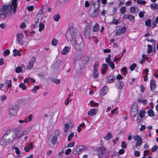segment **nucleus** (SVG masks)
<instances>
[{"mask_svg": "<svg viewBox=\"0 0 158 158\" xmlns=\"http://www.w3.org/2000/svg\"><path fill=\"white\" fill-rule=\"evenodd\" d=\"M18 0H12L11 4L5 5L0 10V18L4 19L6 16L11 15L13 9V13L15 14L18 3Z\"/></svg>", "mask_w": 158, "mask_h": 158, "instance_id": "f257e3e1", "label": "nucleus"}, {"mask_svg": "<svg viewBox=\"0 0 158 158\" xmlns=\"http://www.w3.org/2000/svg\"><path fill=\"white\" fill-rule=\"evenodd\" d=\"M79 36L78 38L75 39L74 47L75 49L77 51H80L83 48L84 46V43L83 41V39L80 35H77Z\"/></svg>", "mask_w": 158, "mask_h": 158, "instance_id": "f03ea898", "label": "nucleus"}, {"mask_svg": "<svg viewBox=\"0 0 158 158\" xmlns=\"http://www.w3.org/2000/svg\"><path fill=\"white\" fill-rule=\"evenodd\" d=\"M77 30L75 28H71L70 31L66 33L65 36L67 40L69 41H72L77 37Z\"/></svg>", "mask_w": 158, "mask_h": 158, "instance_id": "7ed1b4c3", "label": "nucleus"}, {"mask_svg": "<svg viewBox=\"0 0 158 158\" xmlns=\"http://www.w3.org/2000/svg\"><path fill=\"white\" fill-rule=\"evenodd\" d=\"M10 132L7 131L0 140V145L2 146H5L10 144L11 141L10 138H8L7 136L10 135Z\"/></svg>", "mask_w": 158, "mask_h": 158, "instance_id": "20e7f679", "label": "nucleus"}, {"mask_svg": "<svg viewBox=\"0 0 158 158\" xmlns=\"http://www.w3.org/2000/svg\"><path fill=\"white\" fill-rule=\"evenodd\" d=\"M18 112V107L15 104H11L9 106V113L11 116H15Z\"/></svg>", "mask_w": 158, "mask_h": 158, "instance_id": "39448f33", "label": "nucleus"}, {"mask_svg": "<svg viewBox=\"0 0 158 158\" xmlns=\"http://www.w3.org/2000/svg\"><path fill=\"white\" fill-rule=\"evenodd\" d=\"M60 132L59 131H56L54 132L53 135H50L49 140L50 142L53 145H55L57 141L58 137L59 136Z\"/></svg>", "mask_w": 158, "mask_h": 158, "instance_id": "423d86ee", "label": "nucleus"}, {"mask_svg": "<svg viewBox=\"0 0 158 158\" xmlns=\"http://www.w3.org/2000/svg\"><path fill=\"white\" fill-rule=\"evenodd\" d=\"M99 66V62L98 61H97L95 62L93 67L92 76L94 78H97L99 76V73L98 72Z\"/></svg>", "mask_w": 158, "mask_h": 158, "instance_id": "0eeeda50", "label": "nucleus"}, {"mask_svg": "<svg viewBox=\"0 0 158 158\" xmlns=\"http://www.w3.org/2000/svg\"><path fill=\"white\" fill-rule=\"evenodd\" d=\"M133 139L135 140L136 141L135 144V147L137 148L140 146L143 143V140L141 137L138 135H135L133 136Z\"/></svg>", "mask_w": 158, "mask_h": 158, "instance_id": "6e6552de", "label": "nucleus"}, {"mask_svg": "<svg viewBox=\"0 0 158 158\" xmlns=\"http://www.w3.org/2000/svg\"><path fill=\"white\" fill-rule=\"evenodd\" d=\"M7 131L10 132V135H12V137L13 138V139H17L22 136V135H20L19 134L18 131L17 130H15L13 131H11L10 130H8Z\"/></svg>", "mask_w": 158, "mask_h": 158, "instance_id": "1a4fd4ad", "label": "nucleus"}, {"mask_svg": "<svg viewBox=\"0 0 158 158\" xmlns=\"http://www.w3.org/2000/svg\"><path fill=\"white\" fill-rule=\"evenodd\" d=\"M90 30L91 28L89 26H87L85 28V37L87 39H89L90 36Z\"/></svg>", "mask_w": 158, "mask_h": 158, "instance_id": "9d476101", "label": "nucleus"}, {"mask_svg": "<svg viewBox=\"0 0 158 158\" xmlns=\"http://www.w3.org/2000/svg\"><path fill=\"white\" fill-rule=\"evenodd\" d=\"M36 59L35 57H33L32 58L31 60L29 62L28 65L27 67V69H31L33 66L34 64L35 61Z\"/></svg>", "mask_w": 158, "mask_h": 158, "instance_id": "9b49d317", "label": "nucleus"}, {"mask_svg": "<svg viewBox=\"0 0 158 158\" xmlns=\"http://www.w3.org/2000/svg\"><path fill=\"white\" fill-rule=\"evenodd\" d=\"M100 0H91V2H90V4L92 6L94 7L95 8L96 7H99V4Z\"/></svg>", "mask_w": 158, "mask_h": 158, "instance_id": "f8f14e48", "label": "nucleus"}, {"mask_svg": "<svg viewBox=\"0 0 158 158\" xmlns=\"http://www.w3.org/2000/svg\"><path fill=\"white\" fill-rule=\"evenodd\" d=\"M16 36L18 43L20 45H23V42L21 41V40L23 37V35L22 33H19L17 34Z\"/></svg>", "mask_w": 158, "mask_h": 158, "instance_id": "ddd939ff", "label": "nucleus"}, {"mask_svg": "<svg viewBox=\"0 0 158 158\" xmlns=\"http://www.w3.org/2000/svg\"><path fill=\"white\" fill-rule=\"evenodd\" d=\"M123 19H127L132 22H135V17L131 15H124L123 16Z\"/></svg>", "mask_w": 158, "mask_h": 158, "instance_id": "4468645a", "label": "nucleus"}, {"mask_svg": "<svg viewBox=\"0 0 158 158\" xmlns=\"http://www.w3.org/2000/svg\"><path fill=\"white\" fill-rule=\"evenodd\" d=\"M107 80L108 83H111L115 81V77L114 75H110L107 77Z\"/></svg>", "mask_w": 158, "mask_h": 158, "instance_id": "2eb2a0df", "label": "nucleus"}, {"mask_svg": "<svg viewBox=\"0 0 158 158\" xmlns=\"http://www.w3.org/2000/svg\"><path fill=\"white\" fill-rule=\"evenodd\" d=\"M150 86L151 90L154 91V89L156 87V81L155 80L152 79L150 82Z\"/></svg>", "mask_w": 158, "mask_h": 158, "instance_id": "dca6fc26", "label": "nucleus"}, {"mask_svg": "<svg viewBox=\"0 0 158 158\" xmlns=\"http://www.w3.org/2000/svg\"><path fill=\"white\" fill-rule=\"evenodd\" d=\"M126 30V28L125 27L119 29L116 31V35H120L122 34H123L125 32Z\"/></svg>", "mask_w": 158, "mask_h": 158, "instance_id": "f3484780", "label": "nucleus"}, {"mask_svg": "<svg viewBox=\"0 0 158 158\" xmlns=\"http://www.w3.org/2000/svg\"><path fill=\"white\" fill-rule=\"evenodd\" d=\"M116 84L117 87L119 89H122L124 85V83L120 81H116Z\"/></svg>", "mask_w": 158, "mask_h": 158, "instance_id": "a211bd4d", "label": "nucleus"}, {"mask_svg": "<svg viewBox=\"0 0 158 158\" xmlns=\"http://www.w3.org/2000/svg\"><path fill=\"white\" fill-rule=\"evenodd\" d=\"M97 109H92L88 112V115L89 116H93L97 114L96 111H97Z\"/></svg>", "mask_w": 158, "mask_h": 158, "instance_id": "6ab92c4d", "label": "nucleus"}, {"mask_svg": "<svg viewBox=\"0 0 158 158\" xmlns=\"http://www.w3.org/2000/svg\"><path fill=\"white\" fill-rule=\"evenodd\" d=\"M107 90V87L106 86H105L100 91V94L102 96L105 95L106 94Z\"/></svg>", "mask_w": 158, "mask_h": 158, "instance_id": "aec40b11", "label": "nucleus"}, {"mask_svg": "<svg viewBox=\"0 0 158 158\" xmlns=\"http://www.w3.org/2000/svg\"><path fill=\"white\" fill-rule=\"evenodd\" d=\"M94 8L95 9L92 14V17L95 18L97 17L98 15L99 7H98V6L96 7L95 8Z\"/></svg>", "mask_w": 158, "mask_h": 158, "instance_id": "412c9836", "label": "nucleus"}, {"mask_svg": "<svg viewBox=\"0 0 158 158\" xmlns=\"http://www.w3.org/2000/svg\"><path fill=\"white\" fill-rule=\"evenodd\" d=\"M70 50V48L68 46H65L62 51V53L63 55H66L69 52Z\"/></svg>", "mask_w": 158, "mask_h": 158, "instance_id": "4be33fe9", "label": "nucleus"}, {"mask_svg": "<svg viewBox=\"0 0 158 158\" xmlns=\"http://www.w3.org/2000/svg\"><path fill=\"white\" fill-rule=\"evenodd\" d=\"M113 137L112 134L110 132L107 133V135L104 137V138L106 140H109Z\"/></svg>", "mask_w": 158, "mask_h": 158, "instance_id": "5701e85b", "label": "nucleus"}, {"mask_svg": "<svg viewBox=\"0 0 158 158\" xmlns=\"http://www.w3.org/2000/svg\"><path fill=\"white\" fill-rule=\"evenodd\" d=\"M99 30V25L98 23H96L93 27V31L96 32L98 31Z\"/></svg>", "mask_w": 158, "mask_h": 158, "instance_id": "b1692460", "label": "nucleus"}, {"mask_svg": "<svg viewBox=\"0 0 158 158\" xmlns=\"http://www.w3.org/2000/svg\"><path fill=\"white\" fill-rule=\"evenodd\" d=\"M150 7L152 10H156L158 9V5L155 3H152L150 5Z\"/></svg>", "mask_w": 158, "mask_h": 158, "instance_id": "393cba45", "label": "nucleus"}, {"mask_svg": "<svg viewBox=\"0 0 158 158\" xmlns=\"http://www.w3.org/2000/svg\"><path fill=\"white\" fill-rule=\"evenodd\" d=\"M106 148L102 147H100L98 148V150L99 152V153H105Z\"/></svg>", "mask_w": 158, "mask_h": 158, "instance_id": "a878e982", "label": "nucleus"}, {"mask_svg": "<svg viewBox=\"0 0 158 158\" xmlns=\"http://www.w3.org/2000/svg\"><path fill=\"white\" fill-rule=\"evenodd\" d=\"M13 52L14 53L13 55L14 56H20L21 55V54L20 53V52L16 49H14L13 50Z\"/></svg>", "mask_w": 158, "mask_h": 158, "instance_id": "bb28decb", "label": "nucleus"}, {"mask_svg": "<svg viewBox=\"0 0 158 158\" xmlns=\"http://www.w3.org/2000/svg\"><path fill=\"white\" fill-rule=\"evenodd\" d=\"M147 113L148 115L150 116L154 117L155 116V114L154 112L151 109H149L147 111Z\"/></svg>", "mask_w": 158, "mask_h": 158, "instance_id": "cd10ccee", "label": "nucleus"}, {"mask_svg": "<svg viewBox=\"0 0 158 158\" xmlns=\"http://www.w3.org/2000/svg\"><path fill=\"white\" fill-rule=\"evenodd\" d=\"M83 62L84 63H87L89 60V57L87 56H84L82 57Z\"/></svg>", "mask_w": 158, "mask_h": 158, "instance_id": "c85d7f7f", "label": "nucleus"}, {"mask_svg": "<svg viewBox=\"0 0 158 158\" xmlns=\"http://www.w3.org/2000/svg\"><path fill=\"white\" fill-rule=\"evenodd\" d=\"M138 113V110L131 109V117H135Z\"/></svg>", "mask_w": 158, "mask_h": 158, "instance_id": "c756f323", "label": "nucleus"}, {"mask_svg": "<svg viewBox=\"0 0 158 158\" xmlns=\"http://www.w3.org/2000/svg\"><path fill=\"white\" fill-rule=\"evenodd\" d=\"M64 132L65 133V135H66L67 134V131L69 129V126L67 124L65 123L64 125Z\"/></svg>", "mask_w": 158, "mask_h": 158, "instance_id": "7c9ffc66", "label": "nucleus"}, {"mask_svg": "<svg viewBox=\"0 0 158 158\" xmlns=\"http://www.w3.org/2000/svg\"><path fill=\"white\" fill-rule=\"evenodd\" d=\"M148 47L147 52L148 54H149L152 52V46L149 44L148 45Z\"/></svg>", "mask_w": 158, "mask_h": 158, "instance_id": "2f4dec72", "label": "nucleus"}, {"mask_svg": "<svg viewBox=\"0 0 158 158\" xmlns=\"http://www.w3.org/2000/svg\"><path fill=\"white\" fill-rule=\"evenodd\" d=\"M39 27V31L41 32L44 29V25L43 23H40Z\"/></svg>", "mask_w": 158, "mask_h": 158, "instance_id": "473e14b6", "label": "nucleus"}, {"mask_svg": "<svg viewBox=\"0 0 158 158\" xmlns=\"http://www.w3.org/2000/svg\"><path fill=\"white\" fill-rule=\"evenodd\" d=\"M60 18V15L58 14L55 15L53 17V19H54V20L56 21H58Z\"/></svg>", "mask_w": 158, "mask_h": 158, "instance_id": "72a5a7b5", "label": "nucleus"}, {"mask_svg": "<svg viewBox=\"0 0 158 158\" xmlns=\"http://www.w3.org/2000/svg\"><path fill=\"white\" fill-rule=\"evenodd\" d=\"M151 20L150 19H148L145 21V25L148 27H150L151 26Z\"/></svg>", "mask_w": 158, "mask_h": 158, "instance_id": "f704fd0d", "label": "nucleus"}, {"mask_svg": "<svg viewBox=\"0 0 158 158\" xmlns=\"http://www.w3.org/2000/svg\"><path fill=\"white\" fill-rule=\"evenodd\" d=\"M84 148V146L82 145H79L77 146V149L76 150V152H75L74 151L73 152L75 154H76L77 153V152L78 151H79L82 149H83Z\"/></svg>", "mask_w": 158, "mask_h": 158, "instance_id": "c9c22d12", "label": "nucleus"}, {"mask_svg": "<svg viewBox=\"0 0 158 158\" xmlns=\"http://www.w3.org/2000/svg\"><path fill=\"white\" fill-rule=\"evenodd\" d=\"M58 43V40L55 39H53L52 41V44L53 46H56Z\"/></svg>", "mask_w": 158, "mask_h": 158, "instance_id": "e433bc0d", "label": "nucleus"}, {"mask_svg": "<svg viewBox=\"0 0 158 158\" xmlns=\"http://www.w3.org/2000/svg\"><path fill=\"white\" fill-rule=\"evenodd\" d=\"M11 80H6L5 82V83L7 85V87L8 88H10L12 87V84H11Z\"/></svg>", "mask_w": 158, "mask_h": 158, "instance_id": "4c0bfd02", "label": "nucleus"}, {"mask_svg": "<svg viewBox=\"0 0 158 158\" xmlns=\"http://www.w3.org/2000/svg\"><path fill=\"white\" fill-rule=\"evenodd\" d=\"M146 111L143 110H141L139 113V116L140 117L143 118L144 117L146 114Z\"/></svg>", "mask_w": 158, "mask_h": 158, "instance_id": "58836bf2", "label": "nucleus"}, {"mask_svg": "<svg viewBox=\"0 0 158 158\" xmlns=\"http://www.w3.org/2000/svg\"><path fill=\"white\" fill-rule=\"evenodd\" d=\"M108 63L110 66L111 68L112 69H114L115 66L114 64V62L111 61L110 62H109L108 63Z\"/></svg>", "mask_w": 158, "mask_h": 158, "instance_id": "ea45409f", "label": "nucleus"}, {"mask_svg": "<svg viewBox=\"0 0 158 158\" xmlns=\"http://www.w3.org/2000/svg\"><path fill=\"white\" fill-rule=\"evenodd\" d=\"M118 20L119 19L117 20L114 19H113L112 21L110 22V23L111 24H114L115 25H117L119 23Z\"/></svg>", "mask_w": 158, "mask_h": 158, "instance_id": "a19ab883", "label": "nucleus"}, {"mask_svg": "<svg viewBox=\"0 0 158 158\" xmlns=\"http://www.w3.org/2000/svg\"><path fill=\"white\" fill-rule=\"evenodd\" d=\"M126 8L125 6L121 7L120 9V13L121 14H123L126 12Z\"/></svg>", "mask_w": 158, "mask_h": 158, "instance_id": "79ce46f5", "label": "nucleus"}, {"mask_svg": "<svg viewBox=\"0 0 158 158\" xmlns=\"http://www.w3.org/2000/svg\"><path fill=\"white\" fill-rule=\"evenodd\" d=\"M137 106V104L136 103H133L131 109L138 110V108Z\"/></svg>", "mask_w": 158, "mask_h": 158, "instance_id": "37998d69", "label": "nucleus"}, {"mask_svg": "<svg viewBox=\"0 0 158 158\" xmlns=\"http://www.w3.org/2000/svg\"><path fill=\"white\" fill-rule=\"evenodd\" d=\"M40 88L38 86L36 85L35 86L33 89L32 90V91L34 93H35L37 92V90L39 89Z\"/></svg>", "mask_w": 158, "mask_h": 158, "instance_id": "c03bdc74", "label": "nucleus"}, {"mask_svg": "<svg viewBox=\"0 0 158 158\" xmlns=\"http://www.w3.org/2000/svg\"><path fill=\"white\" fill-rule=\"evenodd\" d=\"M121 70L123 72V74H124L125 75L127 73V68L126 67H123L121 69Z\"/></svg>", "mask_w": 158, "mask_h": 158, "instance_id": "a18cd8bd", "label": "nucleus"}, {"mask_svg": "<svg viewBox=\"0 0 158 158\" xmlns=\"http://www.w3.org/2000/svg\"><path fill=\"white\" fill-rule=\"evenodd\" d=\"M74 134L73 132L71 133L69 136L68 141H70L71 140V139L73 138V137L74 136Z\"/></svg>", "mask_w": 158, "mask_h": 158, "instance_id": "49530a36", "label": "nucleus"}, {"mask_svg": "<svg viewBox=\"0 0 158 158\" xmlns=\"http://www.w3.org/2000/svg\"><path fill=\"white\" fill-rule=\"evenodd\" d=\"M136 66V64L135 63H133L130 66V69L131 71L133 70Z\"/></svg>", "mask_w": 158, "mask_h": 158, "instance_id": "de8ad7c7", "label": "nucleus"}, {"mask_svg": "<svg viewBox=\"0 0 158 158\" xmlns=\"http://www.w3.org/2000/svg\"><path fill=\"white\" fill-rule=\"evenodd\" d=\"M52 81L54 83L57 84H59L60 82V80L58 79L53 78L52 79Z\"/></svg>", "mask_w": 158, "mask_h": 158, "instance_id": "09e8293b", "label": "nucleus"}, {"mask_svg": "<svg viewBox=\"0 0 158 158\" xmlns=\"http://www.w3.org/2000/svg\"><path fill=\"white\" fill-rule=\"evenodd\" d=\"M111 55L110 54H109L108 55V57L106 58V63H108L109 62L111 61Z\"/></svg>", "mask_w": 158, "mask_h": 158, "instance_id": "8fccbe9b", "label": "nucleus"}, {"mask_svg": "<svg viewBox=\"0 0 158 158\" xmlns=\"http://www.w3.org/2000/svg\"><path fill=\"white\" fill-rule=\"evenodd\" d=\"M13 149H15V152L17 154H19L20 153V151L17 147H14L13 148Z\"/></svg>", "mask_w": 158, "mask_h": 158, "instance_id": "3c124183", "label": "nucleus"}, {"mask_svg": "<svg viewBox=\"0 0 158 158\" xmlns=\"http://www.w3.org/2000/svg\"><path fill=\"white\" fill-rule=\"evenodd\" d=\"M121 146L123 148H126L127 147V144L125 141H123L122 142Z\"/></svg>", "mask_w": 158, "mask_h": 158, "instance_id": "603ef678", "label": "nucleus"}, {"mask_svg": "<svg viewBox=\"0 0 158 158\" xmlns=\"http://www.w3.org/2000/svg\"><path fill=\"white\" fill-rule=\"evenodd\" d=\"M10 52L9 50L6 49L3 52L4 55L5 56H6L9 54Z\"/></svg>", "mask_w": 158, "mask_h": 158, "instance_id": "864d4df0", "label": "nucleus"}, {"mask_svg": "<svg viewBox=\"0 0 158 158\" xmlns=\"http://www.w3.org/2000/svg\"><path fill=\"white\" fill-rule=\"evenodd\" d=\"M19 87L20 88H22V89L23 90H24L26 89V86L24 85V83H20L19 84Z\"/></svg>", "mask_w": 158, "mask_h": 158, "instance_id": "5fc2aeb1", "label": "nucleus"}, {"mask_svg": "<svg viewBox=\"0 0 158 158\" xmlns=\"http://www.w3.org/2000/svg\"><path fill=\"white\" fill-rule=\"evenodd\" d=\"M146 40H147L148 41L150 42H153L154 44V47H155L156 43V41L152 39H147Z\"/></svg>", "mask_w": 158, "mask_h": 158, "instance_id": "6e6d98bb", "label": "nucleus"}, {"mask_svg": "<svg viewBox=\"0 0 158 158\" xmlns=\"http://www.w3.org/2000/svg\"><path fill=\"white\" fill-rule=\"evenodd\" d=\"M158 149V146L156 145H154L153 146L151 150V151L152 152H155Z\"/></svg>", "mask_w": 158, "mask_h": 158, "instance_id": "4d7b16f0", "label": "nucleus"}, {"mask_svg": "<svg viewBox=\"0 0 158 158\" xmlns=\"http://www.w3.org/2000/svg\"><path fill=\"white\" fill-rule=\"evenodd\" d=\"M137 3L138 4H141L142 5H145L146 3V2L145 1H141L140 0H138Z\"/></svg>", "mask_w": 158, "mask_h": 158, "instance_id": "13d9d810", "label": "nucleus"}, {"mask_svg": "<svg viewBox=\"0 0 158 158\" xmlns=\"http://www.w3.org/2000/svg\"><path fill=\"white\" fill-rule=\"evenodd\" d=\"M99 155L102 158H106V155L105 154V153H99Z\"/></svg>", "mask_w": 158, "mask_h": 158, "instance_id": "bf43d9fd", "label": "nucleus"}, {"mask_svg": "<svg viewBox=\"0 0 158 158\" xmlns=\"http://www.w3.org/2000/svg\"><path fill=\"white\" fill-rule=\"evenodd\" d=\"M22 69L20 67H18L15 69V71L17 73H20L22 71Z\"/></svg>", "mask_w": 158, "mask_h": 158, "instance_id": "052dcab7", "label": "nucleus"}, {"mask_svg": "<svg viewBox=\"0 0 158 158\" xmlns=\"http://www.w3.org/2000/svg\"><path fill=\"white\" fill-rule=\"evenodd\" d=\"M94 102L93 101H91L90 102V103L91 104V106H98V104L97 103H94Z\"/></svg>", "mask_w": 158, "mask_h": 158, "instance_id": "680f3d73", "label": "nucleus"}, {"mask_svg": "<svg viewBox=\"0 0 158 158\" xmlns=\"http://www.w3.org/2000/svg\"><path fill=\"white\" fill-rule=\"evenodd\" d=\"M75 145V142H71L69 143L67 146L69 147H74Z\"/></svg>", "mask_w": 158, "mask_h": 158, "instance_id": "e2e57ef3", "label": "nucleus"}, {"mask_svg": "<svg viewBox=\"0 0 158 158\" xmlns=\"http://www.w3.org/2000/svg\"><path fill=\"white\" fill-rule=\"evenodd\" d=\"M144 14V11H140L139 13V17L142 18L143 17Z\"/></svg>", "mask_w": 158, "mask_h": 158, "instance_id": "0e129e2a", "label": "nucleus"}, {"mask_svg": "<svg viewBox=\"0 0 158 158\" xmlns=\"http://www.w3.org/2000/svg\"><path fill=\"white\" fill-rule=\"evenodd\" d=\"M34 7L32 6H27V9L30 11H31L33 9Z\"/></svg>", "mask_w": 158, "mask_h": 158, "instance_id": "69168bd1", "label": "nucleus"}, {"mask_svg": "<svg viewBox=\"0 0 158 158\" xmlns=\"http://www.w3.org/2000/svg\"><path fill=\"white\" fill-rule=\"evenodd\" d=\"M130 11L132 13H135V8L134 7H131L130 8Z\"/></svg>", "mask_w": 158, "mask_h": 158, "instance_id": "338daca9", "label": "nucleus"}, {"mask_svg": "<svg viewBox=\"0 0 158 158\" xmlns=\"http://www.w3.org/2000/svg\"><path fill=\"white\" fill-rule=\"evenodd\" d=\"M116 78L118 80L123 79L124 78L120 74L118 75L117 76Z\"/></svg>", "mask_w": 158, "mask_h": 158, "instance_id": "774afa93", "label": "nucleus"}]
</instances>
